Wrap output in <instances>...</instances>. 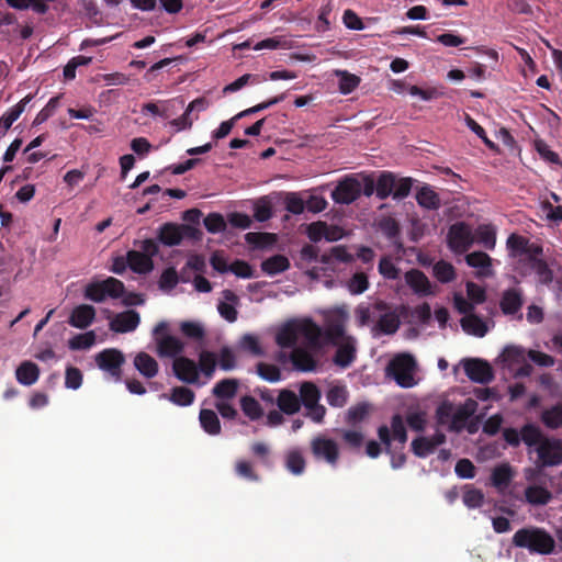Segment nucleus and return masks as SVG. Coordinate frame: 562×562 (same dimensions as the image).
<instances>
[{"label":"nucleus","mask_w":562,"mask_h":562,"mask_svg":"<svg viewBox=\"0 0 562 562\" xmlns=\"http://www.w3.org/2000/svg\"><path fill=\"white\" fill-rule=\"evenodd\" d=\"M250 451L263 467H272L271 449L267 443L256 441L250 446Z\"/></svg>","instance_id":"bf43d9fd"},{"label":"nucleus","mask_w":562,"mask_h":562,"mask_svg":"<svg viewBox=\"0 0 562 562\" xmlns=\"http://www.w3.org/2000/svg\"><path fill=\"white\" fill-rule=\"evenodd\" d=\"M528 263L530 268L536 272L538 281L541 284L548 285L553 281V271L543 259H540L536 256H529Z\"/></svg>","instance_id":"473e14b6"},{"label":"nucleus","mask_w":562,"mask_h":562,"mask_svg":"<svg viewBox=\"0 0 562 562\" xmlns=\"http://www.w3.org/2000/svg\"><path fill=\"white\" fill-rule=\"evenodd\" d=\"M379 273L389 280H396L400 278L401 270L394 265L390 257H382L378 267Z\"/></svg>","instance_id":"69168bd1"},{"label":"nucleus","mask_w":562,"mask_h":562,"mask_svg":"<svg viewBox=\"0 0 562 562\" xmlns=\"http://www.w3.org/2000/svg\"><path fill=\"white\" fill-rule=\"evenodd\" d=\"M32 99H33L32 94L25 95L21 101H19L15 105L10 108L7 112H4L0 116V136L5 135V133L12 126V124L24 112L26 105L30 103V101Z\"/></svg>","instance_id":"a211bd4d"},{"label":"nucleus","mask_w":562,"mask_h":562,"mask_svg":"<svg viewBox=\"0 0 562 562\" xmlns=\"http://www.w3.org/2000/svg\"><path fill=\"white\" fill-rule=\"evenodd\" d=\"M465 262L473 268H481L480 271L481 277H490L492 276L491 266L492 259L491 257L483 251H473L465 256Z\"/></svg>","instance_id":"2f4dec72"},{"label":"nucleus","mask_w":562,"mask_h":562,"mask_svg":"<svg viewBox=\"0 0 562 562\" xmlns=\"http://www.w3.org/2000/svg\"><path fill=\"white\" fill-rule=\"evenodd\" d=\"M462 499L468 508H479L484 503V494L481 490L469 487L464 491Z\"/></svg>","instance_id":"774afa93"},{"label":"nucleus","mask_w":562,"mask_h":562,"mask_svg":"<svg viewBox=\"0 0 562 562\" xmlns=\"http://www.w3.org/2000/svg\"><path fill=\"white\" fill-rule=\"evenodd\" d=\"M16 381L25 386L35 384L40 378V368L32 361H23L15 370Z\"/></svg>","instance_id":"5701e85b"},{"label":"nucleus","mask_w":562,"mask_h":562,"mask_svg":"<svg viewBox=\"0 0 562 562\" xmlns=\"http://www.w3.org/2000/svg\"><path fill=\"white\" fill-rule=\"evenodd\" d=\"M216 355L209 350H203L199 355L198 368L206 378H212L216 369Z\"/></svg>","instance_id":"09e8293b"},{"label":"nucleus","mask_w":562,"mask_h":562,"mask_svg":"<svg viewBox=\"0 0 562 562\" xmlns=\"http://www.w3.org/2000/svg\"><path fill=\"white\" fill-rule=\"evenodd\" d=\"M134 367L145 378L151 379L158 373V362L147 352L140 351L134 358Z\"/></svg>","instance_id":"b1692460"},{"label":"nucleus","mask_w":562,"mask_h":562,"mask_svg":"<svg viewBox=\"0 0 562 562\" xmlns=\"http://www.w3.org/2000/svg\"><path fill=\"white\" fill-rule=\"evenodd\" d=\"M396 184V177L391 171H383L376 180V196L380 200H385L393 194V189Z\"/></svg>","instance_id":"72a5a7b5"},{"label":"nucleus","mask_w":562,"mask_h":562,"mask_svg":"<svg viewBox=\"0 0 562 562\" xmlns=\"http://www.w3.org/2000/svg\"><path fill=\"white\" fill-rule=\"evenodd\" d=\"M361 195V183L351 176L340 180L331 192V199L338 204H351Z\"/></svg>","instance_id":"1a4fd4ad"},{"label":"nucleus","mask_w":562,"mask_h":562,"mask_svg":"<svg viewBox=\"0 0 562 562\" xmlns=\"http://www.w3.org/2000/svg\"><path fill=\"white\" fill-rule=\"evenodd\" d=\"M407 285L417 294L428 295L430 291V282L426 274L418 269H411L405 273Z\"/></svg>","instance_id":"6ab92c4d"},{"label":"nucleus","mask_w":562,"mask_h":562,"mask_svg":"<svg viewBox=\"0 0 562 562\" xmlns=\"http://www.w3.org/2000/svg\"><path fill=\"white\" fill-rule=\"evenodd\" d=\"M203 223L206 231L212 234L221 233L226 228V222L220 213H210Z\"/></svg>","instance_id":"338daca9"},{"label":"nucleus","mask_w":562,"mask_h":562,"mask_svg":"<svg viewBox=\"0 0 562 562\" xmlns=\"http://www.w3.org/2000/svg\"><path fill=\"white\" fill-rule=\"evenodd\" d=\"M240 407L244 414L252 420L259 419L262 415V408L259 402L252 396H243L240 400Z\"/></svg>","instance_id":"6e6d98bb"},{"label":"nucleus","mask_w":562,"mask_h":562,"mask_svg":"<svg viewBox=\"0 0 562 562\" xmlns=\"http://www.w3.org/2000/svg\"><path fill=\"white\" fill-rule=\"evenodd\" d=\"M127 263L132 271L146 274L154 269L153 259L137 250L127 251Z\"/></svg>","instance_id":"393cba45"},{"label":"nucleus","mask_w":562,"mask_h":562,"mask_svg":"<svg viewBox=\"0 0 562 562\" xmlns=\"http://www.w3.org/2000/svg\"><path fill=\"white\" fill-rule=\"evenodd\" d=\"M369 288V280L364 272H356L348 281V290L351 294H362Z\"/></svg>","instance_id":"0e129e2a"},{"label":"nucleus","mask_w":562,"mask_h":562,"mask_svg":"<svg viewBox=\"0 0 562 562\" xmlns=\"http://www.w3.org/2000/svg\"><path fill=\"white\" fill-rule=\"evenodd\" d=\"M521 293L518 289L512 288L504 291L499 306L505 315H514L520 311L522 306Z\"/></svg>","instance_id":"aec40b11"},{"label":"nucleus","mask_w":562,"mask_h":562,"mask_svg":"<svg viewBox=\"0 0 562 562\" xmlns=\"http://www.w3.org/2000/svg\"><path fill=\"white\" fill-rule=\"evenodd\" d=\"M160 397L168 398L178 406H189L193 403L195 394L189 387L175 386L169 396L167 394H161Z\"/></svg>","instance_id":"c9c22d12"},{"label":"nucleus","mask_w":562,"mask_h":562,"mask_svg":"<svg viewBox=\"0 0 562 562\" xmlns=\"http://www.w3.org/2000/svg\"><path fill=\"white\" fill-rule=\"evenodd\" d=\"M462 366L467 376L481 384H487L494 380V371L491 364L479 358L463 359Z\"/></svg>","instance_id":"9d476101"},{"label":"nucleus","mask_w":562,"mask_h":562,"mask_svg":"<svg viewBox=\"0 0 562 562\" xmlns=\"http://www.w3.org/2000/svg\"><path fill=\"white\" fill-rule=\"evenodd\" d=\"M521 441L527 447H538L547 438L541 429L535 424H526L520 429Z\"/></svg>","instance_id":"58836bf2"},{"label":"nucleus","mask_w":562,"mask_h":562,"mask_svg":"<svg viewBox=\"0 0 562 562\" xmlns=\"http://www.w3.org/2000/svg\"><path fill=\"white\" fill-rule=\"evenodd\" d=\"M95 342V334L93 330L77 334L68 341V347L71 350L89 349Z\"/></svg>","instance_id":"5fc2aeb1"},{"label":"nucleus","mask_w":562,"mask_h":562,"mask_svg":"<svg viewBox=\"0 0 562 562\" xmlns=\"http://www.w3.org/2000/svg\"><path fill=\"white\" fill-rule=\"evenodd\" d=\"M416 201L419 206L431 211H436L441 206L439 194L428 184L418 189Z\"/></svg>","instance_id":"cd10ccee"},{"label":"nucleus","mask_w":562,"mask_h":562,"mask_svg":"<svg viewBox=\"0 0 562 562\" xmlns=\"http://www.w3.org/2000/svg\"><path fill=\"white\" fill-rule=\"evenodd\" d=\"M513 544L528 549L531 553L551 554L555 548L553 537L542 528L529 527L517 530L513 536Z\"/></svg>","instance_id":"f257e3e1"},{"label":"nucleus","mask_w":562,"mask_h":562,"mask_svg":"<svg viewBox=\"0 0 562 562\" xmlns=\"http://www.w3.org/2000/svg\"><path fill=\"white\" fill-rule=\"evenodd\" d=\"M432 272L435 278L441 283H449L456 279L454 267L445 260L436 262Z\"/></svg>","instance_id":"49530a36"},{"label":"nucleus","mask_w":562,"mask_h":562,"mask_svg":"<svg viewBox=\"0 0 562 562\" xmlns=\"http://www.w3.org/2000/svg\"><path fill=\"white\" fill-rule=\"evenodd\" d=\"M276 403L279 409L286 415H293L301 408L299 395L288 389H283L279 392Z\"/></svg>","instance_id":"4be33fe9"},{"label":"nucleus","mask_w":562,"mask_h":562,"mask_svg":"<svg viewBox=\"0 0 562 562\" xmlns=\"http://www.w3.org/2000/svg\"><path fill=\"white\" fill-rule=\"evenodd\" d=\"M299 330L307 340L310 349L318 350L322 347L323 329L315 322L312 319L305 321Z\"/></svg>","instance_id":"bb28decb"},{"label":"nucleus","mask_w":562,"mask_h":562,"mask_svg":"<svg viewBox=\"0 0 562 562\" xmlns=\"http://www.w3.org/2000/svg\"><path fill=\"white\" fill-rule=\"evenodd\" d=\"M182 224L165 223L158 229V240L165 246H178L182 241Z\"/></svg>","instance_id":"412c9836"},{"label":"nucleus","mask_w":562,"mask_h":562,"mask_svg":"<svg viewBox=\"0 0 562 562\" xmlns=\"http://www.w3.org/2000/svg\"><path fill=\"white\" fill-rule=\"evenodd\" d=\"M125 290L124 283L113 277H109L103 281L91 282L85 289V297L92 302H103L106 296L119 299Z\"/></svg>","instance_id":"20e7f679"},{"label":"nucleus","mask_w":562,"mask_h":562,"mask_svg":"<svg viewBox=\"0 0 562 562\" xmlns=\"http://www.w3.org/2000/svg\"><path fill=\"white\" fill-rule=\"evenodd\" d=\"M199 419L201 427L209 435L215 436L221 432V423L214 411L206 408L201 409Z\"/></svg>","instance_id":"e433bc0d"},{"label":"nucleus","mask_w":562,"mask_h":562,"mask_svg":"<svg viewBox=\"0 0 562 562\" xmlns=\"http://www.w3.org/2000/svg\"><path fill=\"white\" fill-rule=\"evenodd\" d=\"M290 360L295 370L301 372H314L319 366L315 355L306 348L296 347L291 351Z\"/></svg>","instance_id":"ddd939ff"},{"label":"nucleus","mask_w":562,"mask_h":562,"mask_svg":"<svg viewBox=\"0 0 562 562\" xmlns=\"http://www.w3.org/2000/svg\"><path fill=\"white\" fill-rule=\"evenodd\" d=\"M94 360L99 369L108 372L116 381L121 380L122 366L125 362V357L121 350L115 348L104 349L95 355Z\"/></svg>","instance_id":"0eeeda50"},{"label":"nucleus","mask_w":562,"mask_h":562,"mask_svg":"<svg viewBox=\"0 0 562 562\" xmlns=\"http://www.w3.org/2000/svg\"><path fill=\"white\" fill-rule=\"evenodd\" d=\"M238 389V381L235 379H223L213 387V395L221 400L235 397Z\"/></svg>","instance_id":"37998d69"},{"label":"nucleus","mask_w":562,"mask_h":562,"mask_svg":"<svg viewBox=\"0 0 562 562\" xmlns=\"http://www.w3.org/2000/svg\"><path fill=\"white\" fill-rule=\"evenodd\" d=\"M337 350L333 358V361L336 366L346 369L350 367L356 360V340L347 336L342 342H338Z\"/></svg>","instance_id":"2eb2a0df"},{"label":"nucleus","mask_w":562,"mask_h":562,"mask_svg":"<svg viewBox=\"0 0 562 562\" xmlns=\"http://www.w3.org/2000/svg\"><path fill=\"white\" fill-rule=\"evenodd\" d=\"M336 75L339 77V91L342 94L351 93L360 83V78L347 70H337Z\"/></svg>","instance_id":"3c124183"},{"label":"nucleus","mask_w":562,"mask_h":562,"mask_svg":"<svg viewBox=\"0 0 562 562\" xmlns=\"http://www.w3.org/2000/svg\"><path fill=\"white\" fill-rule=\"evenodd\" d=\"M474 241L481 244L484 248L492 250L496 244V231L492 225H480L473 234Z\"/></svg>","instance_id":"ea45409f"},{"label":"nucleus","mask_w":562,"mask_h":562,"mask_svg":"<svg viewBox=\"0 0 562 562\" xmlns=\"http://www.w3.org/2000/svg\"><path fill=\"white\" fill-rule=\"evenodd\" d=\"M180 331L182 335L189 339H192L194 341H203L205 338V329L204 327L193 321H184L180 324Z\"/></svg>","instance_id":"a18cd8bd"},{"label":"nucleus","mask_w":562,"mask_h":562,"mask_svg":"<svg viewBox=\"0 0 562 562\" xmlns=\"http://www.w3.org/2000/svg\"><path fill=\"white\" fill-rule=\"evenodd\" d=\"M139 322L140 317L138 312L128 310L114 316L110 322V329L115 333H130L137 328Z\"/></svg>","instance_id":"dca6fc26"},{"label":"nucleus","mask_w":562,"mask_h":562,"mask_svg":"<svg viewBox=\"0 0 562 562\" xmlns=\"http://www.w3.org/2000/svg\"><path fill=\"white\" fill-rule=\"evenodd\" d=\"M460 323L462 329L469 335L484 337L487 334L486 323L476 314L463 316Z\"/></svg>","instance_id":"c85d7f7f"},{"label":"nucleus","mask_w":562,"mask_h":562,"mask_svg":"<svg viewBox=\"0 0 562 562\" xmlns=\"http://www.w3.org/2000/svg\"><path fill=\"white\" fill-rule=\"evenodd\" d=\"M168 323L159 322L153 335L156 342V351L160 358H178L184 351V342L176 336L167 334Z\"/></svg>","instance_id":"7ed1b4c3"},{"label":"nucleus","mask_w":562,"mask_h":562,"mask_svg":"<svg viewBox=\"0 0 562 562\" xmlns=\"http://www.w3.org/2000/svg\"><path fill=\"white\" fill-rule=\"evenodd\" d=\"M327 402L333 407H342L348 400V391L346 386H331L326 394Z\"/></svg>","instance_id":"4d7b16f0"},{"label":"nucleus","mask_w":562,"mask_h":562,"mask_svg":"<svg viewBox=\"0 0 562 562\" xmlns=\"http://www.w3.org/2000/svg\"><path fill=\"white\" fill-rule=\"evenodd\" d=\"M290 268L289 259L283 255H274L261 262V270L269 274L276 276Z\"/></svg>","instance_id":"f704fd0d"},{"label":"nucleus","mask_w":562,"mask_h":562,"mask_svg":"<svg viewBox=\"0 0 562 562\" xmlns=\"http://www.w3.org/2000/svg\"><path fill=\"white\" fill-rule=\"evenodd\" d=\"M540 419L549 429L560 428L562 426V405L557 404L542 411Z\"/></svg>","instance_id":"c03bdc74"},{"label":"nucleus","mask_w":562,"mask_h":562,"mask_svg":"<svg viewBox=\"0 0 562 562\" xmlns=\"http://www.w3.org/2000/svg\"><path fill=\"white\" fill-rule=\"evenodd\" d=\"M513 470L508 463H502L492 471L491 481L497 488L506 487L513 479Z\"/></svg>","instance_id":"79ce46f5"},{"label":"nucleus","mask_w":562,"mask_h":562,"mask_svg":"<svg viewBox=\"0 0 562 562\" xmlns=\"http://www.w3.org/2000/svg\"><path fill=\"white\" fill-rule=\"evenodd\" d=\"M379 228L382 234L394 245L398 244L400 239V225L393 217H384L379 223Z\"/></svg>","instance_id":"de8ad7c7"},{"label":"nucleus","mask_w":562,"mask_h":562,"mask_svg":"<svg viewBox=\"0 0 562 562\" xmlns=\"http://www.w3.org/2000/svg\"><path fill=\"white\" fill-rule=\"evenodd\" d=\"M346 318L342 312H334L326 316L323 334L329 344L338 345L340 340H345Z\"/></svg>","instance_id":"9b49d317"},{"label":"nucleus","mask_w":562,"mask_h":562,"mask_svg":"<svg viewBox=\"0 0 562 562\" xmlns=\"http://www.w3.org/2000/svg\"><path fill=\"white\" fill-rule=\"evenodd\" d=\"M536 467L539 469L553 468L562 464V439L547 437L536 448Z\"/></svg>","instance_id":"39448f33"},{"label":"nucleus","mask_w":562,"mask_h":562,"mask_svg":"<svg viewBox=\"0 0 562 562\" xmlns=\"http://www.w3.org/2000/svg\"><path fill=\"white\" fill-rule=\"evenodd\" d=\"M412 452L418 458H426L434 453L436 448L428 437L419 436L411 443Z\"/></svg>","instance_id":"603ef678"},{"label":"nucleus","mask_w":562,"mask_h":562,"mask_svg":"<svg viewBox=\"0 0 562 562\" xmlns=\"http://www.w3.org/2000/svg\"><path fill=\"white\" fill-rule=\"evenodd\" d=\"M7 3L16 10H26L30 7L40 14H45L48 11L46 0H5Z\"/></svg>","instance_id":"8fccbe9b"},{"label":"nucleus","mask_w":562,"mask_h":562,"mask_svg":"<svg viewBox=\"0 0 562 562\" xmlns=\"http://www.w3.org/2000/svg\"><path fill=\"white\" fill-rule=\"evenodd\" d=\"M474 243L471 227L464 222H458L450 226L448 232L449 247L457 254H463Z\"/></svg>","instance_id":"6e6552de"},{"label":"nucleus","mask_w":562,"mask_h":562,"mask_svg":"<svg viewBox=\"0 0 562 562\" xmlns=\"http://www.w3.org/2000/svg\"><path fill=\"white\" fill-rule=\"evenodd\" d=\"M284 467L293 475H302L305 472L306 460L299 448H292L284 454Z\"/></svg>","instance_id":"a878e982"},{"label":"nucleus","mask_w":562,"mask_h":562,"mask_svg":"<svg viewBox=\"0 0 562 562\" xmlns=\"http://www.w3.org/2000/svg\"><path fill=\"white\" fill-rule=\"evenodd\" d=\"M401 325L398 315L395 312H387L380 316L375 327L384 335H393Z\"/></svg>","instance_id":"a19ab883"},{"label":"nucleus","mask_w":562,"mask_h":562,"mask_svg":"<svg viewBox=\"0 0 562 562\" xmlns=\"http://www.w3.org/2000/svg\"><path fill=\"white\" fill-rule=\"evenodd\" d=\"M526 502L533 506L547 505L551 498V492L540 485H529L525 490Z\"/></svg>","instance_id":"c756f323"},{"label":"nucleus","mask_w":562,"mask_h":562,"mask_svg":"<svg viewBox=\"0 0 562 562\" xmlns=\"http://www.w3.org/2000/svg\"><path fill=\"white\" fill-rule=\"evenodd\" d=\"M94 317V307L92 305L81 304L72 310L68 323L72 327L85 329L93 323Z\"/></svg>","instance_id":"f3484780"},{"label":"nucleus","mask_w":562,"mask_h":562,"mask_svg":"<svg viewBox=\"0 0 562 562\" xmlns=\"http://www.w3.org/2000/svg\"><path fill=\"white\" fill-rule=\"evenodd\" d=\"M59 95L50 98L47 104L37 113L32 125H41L44 122H46L50 116H53L59 104Z\"/></svg>","instance_id":"e2e57ef3"},{"label":"nucleus","mask_w":562,"mask_h":562,"mask_svg":"<svg viewBox=\"0 0 562 562\" xmlns=\"http://www.w3.org/2000/svg\"><path fill=\"white\" fill-rule=\"evenodd\" d=\"M391 430L393 439L404 446L407 441V431L403 417L400 414L393 415L391 419Z\"/></svg>","instance_id":"680f3d73"},{"label":"nucleus","mask_w":562,"mask_h":562,"mask_svg":"<svg viewBox=\"0 0 562 562\" xmlns=\"http://www.w3.org/2000/svg\"><path fill=\"white\" fill-rule=\"evenodd\" d=\"M300 395L299 398L301 401V405L304 407H310L311 405H316L319 402L322 393L318 386L310 381L302 382L299 389Z\"/></svg>","instance_id":"7c9ffc66"},{"label":"nucleus","mask_w":562,"mask_h":562,"mask_svg":"<svg viewBox=\"0 0 562 562\" xmlns=\"http://www.w3.org/2000/svg\"><path fill=\"white\" fill-rule=\"evenodd\" d=\"M172 370L178 380L194 384L199 380L198 364L188 357H178L173 360Z\"/></svg>","instance_id":"f8f14e48"},{"label":"nucleus","mask_w":562,"mask_h":562,"mask_svg":"<svg viewBox=\"0 0 562 562\" xmlns=\"http://www.w3.org/2000/svg\"><path fill=\"white\" fill-rule=\"evenodd\" d=\"M297 327L294 324L289 323L278 330L276 335V342L281 348H291L297 341Z\"/></svg>","instance_id":"4c0bfd02"},{"label":"nucleus","mask_w":562,"mask_h":562,"mask_svg":"<svg viewBox=\"0 0 562 562\" xmlns=\"http://www.w3.org/2000/svg\"><path fill=\"white\" fill-rule=\"evenodd\" d=\"M311 452L315 460L324 461L333 468L337 465L340 457L338 443L322 435L311 440Z\"/></svg>","instance_id":"423d86ee"},{"label":"nucleus","mask_w":562,"mask_h":562,"mask_svg":"<svg viewBox=\"0 0 562 562\" xmlns=\"http://www.w3.org/2000/svg\"><path fill=\"white\" fill-rule=\"evenodd\" d=\"M416 361L409 353H401L395 356L386 367V373L393 378L395 382L405 389L413 387L416 384L414 372Z\"/></svg>","instance_id":"f03ea898"},{"label":"nucleus","mask_w":562,"mask_h":562,"mask_svg":"<svg viewBox=\"0 0 562 562\" xmlns=\"http://www.w3.org/2000/svg\"><path fill=\"white\" fill-rule=\"evenodd\" d=\"M258 375L268 382H278L281 380V371L279 367L271 363L259 362L257 364Z\"/></svg>","instance_id":"052dcab7"},{"label":"nucleus","mask_w":562,"mask_h":562,"mask_svg":"<svg viewBox=\"0 0 562 562\" xmlns=\"http://www.w3.org/2000/svg\"><path fill=\"white\" fill-rule=\"evenodd\" d=\"M535 149L543 160L553 165L562 166L560 156L553 151L544 140H535Z\"/></svg>","instance_id":"13d9d810"},{"label":"nucleus","mask_w":562,"mask_h":562,"mask_svg":"<svg viewBox=\"0 0 562 562\" xmlns=\"http://www.w3.org/2000/svg\"><path fill=\"white\" fill-rule=\"evenodd\" d=\"M477 406L479 405L475 400L467 398L464 403L459 405L452 414L449 430L457 432L461 431L465 427L467 422L477 411Z\"/></svg>","instance_id":"4468645a"},{"label":"nucleus","mask_w":562,"mask_h":562,"mask_svg":"<svg viewBox=\"0 0 562 562\" xmlns=\"http://www.w3.org/2000/svg\"><path fill=\"white\" fill-rule=\"evenodd\" d=\"M235 473L237 476L250 482H258L260 475L255 471L254 464L248 460H237L235 463Z\"/></svg>","instance_id":"864d4df0"}]
</instances>
